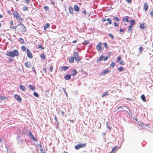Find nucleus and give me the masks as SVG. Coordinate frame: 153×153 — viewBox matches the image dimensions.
Returning a JSON list of instances; mask_svg holds the SVG:
<instances>
[{"label": "nucleus", "mask_w": 153, "mask_h": 153, "mask_svg": "<svg viewBox=\"0 0 153 153\" xmlns=\"http://www.w3.org/2000/svg\"><path fill=\"white\" fill-rule=\"evenodd\" d=\"M6 55L7 56L14 58L15 56H18L19 55V53L18 50H14L12 51L7 53Z\"/></svg>", "instance_id": "nucleus-1"}, {"label": "nucleus", "mask_w": 153, "mask_h": 153, "mask_svg": "<svg viewBox=\"0 0 153 153\" xmlns=\"http://www.w3.org/2000/svg\"><path fill=\"white\" fill-rule=\"evenodd\" d=\"M135 20L133 19L131 20L129 22L130 25L128 26V29L127 30V32L128 33H130L132 31V28L133 26L135 24Z\"/></svg>", "instance_id": "nucleus-2"}, {"label": "nucleus", "mask_w": 153, "mask_h": 153, "mask_svg": "<svg viewBox=\"0 0 153 153\" xmlns=\"http://www.w3.org/2000/svg\"><path fill=\"white\" fill-rule=\"evenodd\" d=\"M13 15L14 17L16 18V19L20 22L23 21V19L21 17L19 14L17 12H15L13 13Z\"/></svg>", "instance_id": "nucleus-3"}, {"label": "nucleus", "mask_w": 153, "mask_h": 153, "mask_svg": "<svg viewBox=\"0 0 153 153\" xmlns=\"http://www.w3.org/2000/svg\"><path fill=\"white\" fill-rule=\"evenodd\" d=\"M102 43L100 42L96 46V49L98 51H100L104 49V48L102 45Z\"/></svg>", "instance_id": "nucleus-4"}, {"label": "nucleus", "mask_w": 153, "mask_h": 153, "mask_svg": "<svg viewBox=\"0 0 153 153\" xmlns=\"http://www.w3.org/2000/svg\"><path fill=\"white\" fill-rule=\"evenodd\" d=\"M86 146V144H81L80 143L75 146V148L76 149H79L80 148H82L85 147Z\"/></svg>", "instance_id": "nucleus-5"}, {"label": "nucleus", "mask_w": 153, "mask_h": 153, "mask_svg": "<svg viewBox=\"0 0 153 153\" xmlns=\"http://www.w3.org/2000/svg\"><path fill=\"white\" fill-rule=\"evenodd\" d=\"M74 57L75 60L79 61L80 60L77 52H75L74 53Z\"/></svg>", "instance_id": "nucleus-6"}, {"label": "nucleus", "mask_w": 153, "mask_h": 153, "mask_svg": "<svg viewBox=\"0 0 153 153\" xmlns=\"http://www.w3.org/2000/svg\"><path fill=\"white\" fill-rule=\"evenodd\" d=\"M29 136L30 138H32V139L34 141H37V139L34 137L33 134H32L31 132L29 131H28Z\"/></svg>", "instance_id": "nucleus-7"}, {"label": "nucleus", "mask_w": 153, "mask_h": 153, "mask_svg": "<svg viewBox=\"0 0 153 153\" xmlns=\"http://www.w3.org/2000/svg\"><path fill=\"white\" fill-rule=\"evenodd\" d=\"M27 53L28 57L30 58H32V54L28 49H27Z\"/></svg>", "instance_id": "nucleus-8"}, {"label": "nucleus", "mask_w": 153, "mask_h": 153, "mask_svg": "<svg viewBox=\"0 0 153 153\" xmlns=\"http://www.w3.org/2000/svg\"><path fill=\"white\" fill-rule=\"evenodd\" d=\"M129 17L126 16L124 17L123 18L122 21L123 22H129Z\"/></svg>", "instance_id": "nucleus-9"}, {"label": "nucleus", "mask_w": 153, "mask_h": 153, "mask_svg": "<svg viewBox=\"0 0 153 153\" xmlns=\"http://www.w3.org/2000/svg\"><path fill=\"white\" fill-rule=\"evenodd\" d=\"M14 98L19 102H20L22 100V99L17 94H15V95Z\"/></svg>", "instance_id": "nucleus-10"}, {"label": "nucleus", "mask_w": 153, "mask_h": 153, "mask_svg": "<svg viewBox=\"0 0 153 153\" xmlns=\"http://www.w3.org/2000/svg\"><path fill=\"white\" fill-rule=\"evenodd\" d=\"M110 71L109 70H108V69H106V70H104L103 71H102L101 73L100 74L101 75H105V74H106V73L109 72Z\"/></svg>", "instance_id": "nucleus-11"}, {"label": "nucleus", "mask_w": 153, "mask_h": 153, "mask_svg": "<svg viewBox=\"0 0 153 153\" xmlns=\"http://www.w3.org/2000/svg\"><path fill=\"white\" fill-rule=\"evenodd\" d=\"M144 10L145 11H147L148 9V5L147 2H146L144 3L143 6Z\"/></svg>", "instance_id": "nucleus-12"}, {"label": "nucleus", "mask_w": 153, "mask_h": 153, "mask_svg": "<svg viewBox=\"0 0 153 153\" xmlns=\"http://www.w3.org/2000/svg\"><path fill=\"white\" fill-rule=\"evenodd\" d=\"M64 78L66 80H69L71 78V75L69 74L66 75Z\"/></svg>", "instance_id": "nucleus-13"}, {"label": "nucleus", "mask_w": 153, "mask_h": 153, "mask_svg": "<svg viewBox=\"0 0 153 153\" xmlns=\"http://www.w3.org/2000/svg\"><path fill=\"white\" fill-rule=\"evenodd\" d=\"M25 66L27 68H30L31 67V64L28 62H26L25 63Z\"/></svg>", "instance_id": "nucleus-14"}, {"label": "nucleus", "mask_w": 153, "mask_h": 153, "mask_svg": "<svg viewBox=\"0 0 153 153\" xmlns=\"http://www.w3.org/2000/svg\"><path fill=\"white\" fill-rule=\"evenodd\" d=\"M71 74L73 76L76 75L77 73V71L75 69H73L71 72Z\"/></svg>", "instance_id": "nucleus-15"}, {"label": "nucleus", "mask_w": 153, "mask_h": 153, "mask_svg": "<svg viewBox=\"0 0 153 153\" xmlns=\"http://www.w3.org/2000/svg\"><path fill=\"white\" fill-rule=\"evenodd\" d=\"M68 9L69 12L71 14H73L74 13L73 12L74 10L72 7H69Z\"/></svg>", "instance_id": "nucleus-16"}, {"label": "nucleus", "mask_w": 153, "mask_h": 153, "mask_svg": "<svg viewBox=\"0 0 153 153\" xmlns=\"http://www.w3.org/2000/svg\"><path fill=\"white\" fill-rule=\"evenodd\" d=\"M19 88L20 89H21L22 91H25L26 88L25 87L22 85H19Z\"/></svg>", "instance_id": "nucleus-17"}, {"label": "nucleus", "mask_w": 153, "mask_h": 153, "mask_svg": "<svg viewBox=\"0 0 153 153\" xmlns=\"http://www.w3.org/2000/svg\"><path fill=\"white\" fill-rule=\"evenodd\" d=\"M74 10L76 12H78L79 11V9L77 5H75L74 6Z\"/></svg>", "instance_id": "nucleus-18"}, {"label": "nucleus", "mask_w": 153, "mask_h": 153, "mask_svg": "<svg viewBox=\"0 0 153 153\" xmlns=\"http://www.w3.org/2000/svg\"><path fill=\"white\" fill-rule=\"evenodd\" d=\"M29 89L33 91H34L35 89V87L31 85H29Z\"/></svg>", "instance_id": "nucleus-19"}, {"label": "nucleus", "mask_w": 153, "mask_h": 153, "mask_svg": "<svg viewBox=\"0 0 153 153\" xmlns=\"http://www.w3.org/2000/svg\"><path fill=\"white\" fill-rule=\"evenodd\" d=\"M103 55H101L99 58V59L97 60V63L99 62L102 59H103Z\"/></svg>", "instance_id": "nucleus-20"}, {"label": "nucleus", "mask_w": 153, "mask_h": 153, "mask_svg": "<svg viewBox=\"0 0 153 153\" xmlns=\"http://www.w3.org/2000/svg\"><path fill=\"white\" fill-rule=\"evenodd\" d=\"M140 28L142 29H144L145 28V26L144 23H142L140 25Z\"/></svg>", "instance_id": "nucleus-21"}, {"label": "nucleus", "mask_w": 153, "mask_h": 153, "mask_svg": "<svg viewBox=\"0 0 153 153\" xmlns=\"http://www.w3.org/2000/svg\"><path fill=\"white\" fill-rule=\"evenodd\" d=\"M69 68L68 66H63L61 68V70L62 71H65L68 69Z\"/></svg>", "instance_id": "nucleus-22"}, {"label": "nucleus", "mask_w": 153, "mask_h": 153, "mask_svg": "<svg viewBox=\"0 0 153 153\" xmlns=\"http://www.w3.org/2000/svg\"><path fill=\"white\" fill-rule=\"evenodd\" d=\"M50 26V24L48 23H47L45 26H44V30H45L46 29L48 28Z\"/></svg>", "instance_id": "nucleus-23"}, {"label": "nucleus", "mask_w": 153, "mask_h": 153, "mask_svg": "<svg viewBox=\"0 0 153 153\" xmlns=\"http://www.w3.org/2000/svg\"><path fill=\"white\" fill-rule=\"evenodd\" d=\"M108 92L107 91L106 92L104 93L102 95L101 97H104L105 96H108Z\"/></svg>", "instance_id": "nucleus-24"}, {"label": "nucleus", "mask_w": 153, "mask_h": 153, "mask_svg": "<svg viewBox=\"0 0 153 153\" xmlns=\"http://www.w3.org/2000/svg\"><path fill=\"white\" fill-rule=\"evenodd\" d=\"M141 98L143 101L144 102L146 101V99L144 95H142L141 96Z\"/></svg>", "instance_id": "nucleus-25"}, {"label": "nucleus", "mask_w": 153, "mask_h": 153, "mask_svg": "<svg viewBox=\"0 0 153 153\" xmlns=\"http://www.w3.org/2000/svg\"><path fill=\"white\" fill-rule=\"evenodd\" d=\"M6 99V97L4 96H0V101Z\"/></svg>", "instance_id": "nucleus-26"}, {"label": "nucleus", "mask_w": 153, "mask_h": 153, "mask_svg": "<svg viewBox=\"0 0 153 153\" xmlns=\"http://www.w3.org/2000/svg\"><path fill=\"white\" fill-rule=\"evenodd\" d=\"M46 55L44 54H41L40 57L43 59H45L46 58Z\"/></svg>", "instance_id": "nucleus-27"}, {"label": "nucleus", "mask_w": 153, "mask_h": 153, "mask_svg": "<svg viewBox=\"0 0 153 153\" xmlns=\"http://www.w3.org/2000/svg\"><path fill=\"white\" fill-rule=\"evenodd\" d=\"M117 146H114L112 149V150L110 152V153H112L117 148Z\"/></svg>", "instance_id": "nucleus-28"}, {"label": "nucleus", "mask_w": 153, "mask_h": 153, "mask_svg": "<svg viewBox=\"0 0 153 153\" xmlns=\"http://www.w3.org/2000/svg\"><path fill=\"white\" fill-rule=\"evenodd\" d=\"M74 58L73 57H70L69 59V61L70 62L73 63L74 62Z\"/></svg>", "instance_id": "nucleus-29"}, {"label": "nucleus", "mask_w": 153, "mask_h": 153, "mask_svg": "<svg viewBox=\"0 0 153 153\" xmlns=\"http://www.w3.org/2000/svg\"><path fill=\"white\" fill-rule=\"evenodd\" d=\"M106 20L108 22L109 24L110 25L112 24V21L110 18H107L106 19Z\"/></svg>", "instance_id": "nucleus-30"}, {"label": "nucleus", "mask_w": 153, "mask_h": 153, "mask_svg": "<svg viewBox=\"0 0 153 153\" xmlns=\"http://www.w3.org/2000/svg\"><path fill=\"white\" fill-rule=\"evenodd\" d=\"M115 65V63L114 62H112L110 64V66L111 67H112V68H113Z\"/></svg>", "instance_id": "nucleus-31"}, {"label": "nucleus", "mask_w": 153, "mask_h": 153, "mask_svg": "<svg viewBox=\"0 0 153 153\" xmlns=\"http://www.w3.org/2000/svg\"><path fill=\"white\" fill-rule=\"evenodd\" d=\"M118 69L119 71H122L124 70V68L123 67H119Z\"/></svg>", "instance_id": "nucleus-32"}, {"label": "nucleus", "mask_w": 153, "mask_h": 153, "mask_svg": "<svg viewBox=\"0 0 153 153\" xmlns=\"http://www.w3.org/2000/svg\"><path fill=\"white\" fill-rule=\"evenodd\" d=\"M19 41L21 42L22 43H24V39L22 38H19Z\"/></svg>", "instance_id": "nucleus-33"}, {"label": "nucleus", "mask_w": 153, "mask_h": 153, "mask_svg": "<svg viewBox=\"0 0 153 153\" xmlns=\"http://www.w3.org/2000/svg\"><path fill=\"white\" fill-rule=\"evenodd\" d=\"M143 48L142 47H140L138 49V50L139 51V53H141V52H142V51H143Z\"/></svg>", "instance_id": "nucleus-34"}, {"label": "nucleus", "mask_w": 153, "mask_h": 153, "mask_svg": "<svg viewBox=\"0 0 153 153\" xmlns=\"http://www.w3.org/2000/svg\"><path fill=\"white\" fill-rule=\"evenodd\" d=\"M28 7L26 6H24L23 7L22 9L24 11H26L27 10Z\"/></svg>", "instance_id": "nucleus-35"}, {"label": "nucleus", "mask_w": 153, "mask_h": 153, "mask_svg": "<svg viewBox=\"0 0 153 153\" xmlns=\"http://www.w3.org/2000/svg\"><path fill=\"white\" fill-rule=\"evenodd\" d=\"M44 9L46 11H49V7L47 6H45L44 7Z\"/></svg>", "instance_id": "nucleus-36"}, {"label": "nucleus", "mask_w": 153, "mask_h": 153, "mask_svg": "<svg viewBox=\"0 0 153 153\" xmlns=\"http://www.w3.org/2000/svg\"><path fill=\"white\" fill-rule=\"evenodd\" d=\"M114 19L115 20L117 21L118 22H119L120 21V19H119L116 16L114 17Z\"/></svg>", "instance_id": "nucleus-37"}, {"label": "nucleus", "mask_w": 153, "mask_h": 153, "mask_svg": "<svg viewBox=\"0 0 153 153\" xmlns=\"http://www.w3.org/2000/svg\"><path fill=\"white\" fill-rule=\"evenodd\" d=\"M120 108H121V109H122L121 110V111H125L124 109H123V107H122V106H120V107H118V108L117 110H118L119 109H120Z\"/></svg>", "instance_id": "nucleus-38"}, {"label": "nucleus", "mask_w": 153, "mask_h": 153, "mask_svg": "<svg viewBox=\"0 0 153 153\" xmlns=\"http://www.w3.org/2000/svg\"><path fill=\"white\" fill-rule=\"evenodd\" d=\"M21 49H22L24 51H25L26 50V48L25 47V46L24 45L22 46L21 47Z\"/></svg>", "instance_id": "nucleus-39"}, {"label": "nucleus", "mask_w": 153, "mask_h": 153, "mask_svg": "<svg viewBox=\"0 0 153 153\" xmlns=\"http://www.w3.org/2000/svg\"><path fill=\"white\" fill-rule=\"evenodd\" d=\"M33 95L36 97H39V95H38V94L37 93H36V92H34L33 93Z\"/></svg>", "instance_id": "nucleus-40"}, {"label": "nucleus", "mask_w": 153, "mask_h": 153, "mask_svg": "<svg viewBox=\"0 0 153 153\" xmlns=\"http://www.w3.org/2000/svg\"><path fill=\"white\" fill-rule=\"evenodd\" d=\"M108 35L111 38H112V39H114V36L112 34H111V33H109L108 34Z\"/></svg>", "instance_id": "nucleus-41"}, {"label": "nucleus", "mask_w": 153, "mask_h": 153, "mask_svg": "<svg viewBox=\"0 0 153 153\" xmlns=\"http://www.w3.org/2000/svg\"><path fill=\"white\" fill-rule=\"evenodd\" d=\"M19 25H20L22 28L24 29H25V27L23 24H19Z\"/></svg>", "instance_id": "nucleus-42"}, {"label": "nucleus", "mask_w": 153, "mask_h": 153, "mask_svg": "<svg viewBox=\"0 0 153 153\" xmlns=\"http://www.w3.org/2000/svg\"><path fill=\"white\" fill-rule=\"evenodd\" d=\"M103 45L106 48H107L108 47V46L107 44L106 43H103Z\"/></svg>", "instance_id": "nucleus-43"}, {"label": "nucleus", "mask_w": 153, "mask_h": 153, "mask_svg": "<svg viewBox=\"0 0 153 153\" xmlns=\"http://www.w3.org/2000/svg\"><path fill=\"white\" fill-rule=\"evenodd\" d=\"M119 64L121 65H124V62L122 61H121L120 62Z\"/></svg>", "instance_id": "nucleus-44"}, {"label": "nucleus", "mask_w": 153, "mask_h": 153, "mask_svg": "<svg viewBox=\"0 0 153 153\" xmlns=\"http://www.w3.org/2000/svg\"><path fill=\"white\" fill-rule=\"evenodd\" d=\"M38 48H41L42 49H44V48L42 47V46L40 45H38Z\"/></svg>", "instance_id": "nucleus-45"}, {"label": "nucleus", "mask_w": 153, "mask_h": 153, "mask_svg": "<svg viewBox=\"0 0 153 153\" xmlns=\"http://www.w3.org/2000/svg\"><path fill=\"white\" fill-rule=\"evenodd\" d=\"M114 27H116L118 26V24L116 22H114Z\"/></svg>", "instance_id": "nucleus-46"}, {"label": "nucleus", "mask_w": 153, "mask_h": 153, "mask_svg": "<svg viewBox=\"0 0 153 153\" xmlns=\"http://www.w3.org/2000/svg\"><path fill=\"white\" fill-rule=\"evenodd\" d=\"M121 59V57L120 56H119L117 59V62H118L120 61Z\"/></svg>", "instance_id": "nucleus-47"}, {"label": "nucleus", "mask_w": 153, "mask_h": 153, "mask_svg": "<svg viewBox=\"0 0 153 153\" xmlns=\"http://www.w3.org/2000/svg\"><path fill=\"white\" fill-rule=\"evenodd\" d=\"M108 56H106V57H105L103 58V60H104V61H106V60H107V59H108Z\"/></svg>", "instance_id": "nucleus-48"}, {"label": "nucleus", "mask_w": 153, "mask_h": 153, "mask_svg": "<svg viewBox=\"0 0 153 153\" xmlns=\"http://www.w3.org/2000/svg\"><path fill=\"white\" fill-rule=\"evenodd\" d=\"M25 2L27 4H29L30 2V0H25Z\"/></svg>", "instance_id": "nucleus-49"}, {"label": "nucleus", "mask_w": 153, "mask_h": 153, "mask_svg": "<svg viewBox=\"0 0 153 153\" xmlns=\"http://www.w3.org/2000/svg\"><path fill=\"white\" fill-rule=\"evenodd\" d=\"M126 1L128 3H130L131 2L132 0H126Z\"/></svg>", "instance_id": "nucleus-50"}, {"label": "nucleus", "mask_w": 153, "mask_h": 153, "mask_svg": "<svg viewBox=\"0 0 153 153\" xmlns=\"http://www.w3.org/2000/svg\"><path fill=\"white\" fill-rule=\"evenodd\" d=\"M52 70L53 67L51 66L49 68V70L50 71L52 72Z\"/></svg>", "instance_id": "nucleus-51"}, {"label": "nucleus", "mask_w": 153, "mask_h": 153, "mask_svg": "<svg viewBox=\"0 0 153 153\" xmlns=\"http://www.w3.org/2000/svg\"><path fill=\"white\" fill-rule=\"evenodd\" d=\"M120 32H124V30L123 29L121 28L120 30Z\"/></svg>", "instance_id": "nucleus-52"}, {"label": "nucleus", "mask_w": 153, "mask_h": 153, "mask_svg": "<svg viewBox=\"0 0 153 153\" xmlns=\"http://www.w3.org/2000/svg\"><path fill=\"white\" fill-rule=\"evenodd\" d=\"M63 90H64V91L65 94H66V95L67 96V93L65 91V88H63Z\"/></svg>", "instance_id": "nucleus-53"}, {"label": "nucleus", "mask_w": 153, "mask_h": 153, "mask_svg": "<svg viewBox=\"0 0 153 153\" xmlns=\"http://www.w3.org/2000/svg\"><path fill=\"white\" fill-rule=\"evenodd\" d=\"M54 118H55V121L57 122V123H58V122L57 121V117L56 116H54Z\"/></svg>", "instance_id": "nucleus-54"}, {"label": "nucleus", "mask_w": 153, "mask_h": 153, "mask_svg": "<svg viewBox=\"0 0 153 153\" xmlns=\"http://www.w3.org/2000/svg\"><path fill=\"white\" fill-rule=\"evenodd\" d=\"M43 70L46 73L47 72V71L45 68H43Z\"/></svg>", "instance_id": "nucleus-55"}, {"label": "nucleus", "mask_w": 153, "mask_h": 153, "mask_svg": "<svg viewBox=\"0 0 153 153\" xmlns=\"http://www.w3.org/2000/svg\"><path fill=\"white\" fill-rule=\"evenodd\" d=\"M32 70L35 73V74H36V71L35 70V68H34V67H32Z\"/></svg>", "instance_id": "nucleus-56"}, {"label": "nucleus", "mask_w": 153, "mask_h": 153, "mask_svg": "<svg viewBox=\"0 0 153 153\" xmlns=\"http://www.w3.org/2000/svg\"><path fill=\"white\" fill-rule=\"evenodd\" d=\"M150 14L151 16L153 17V11H151L150 13Z\"/></svg>", "instance_id": "nucleus-57"}, {"label": "nucleus", "mask_w": 153, "mask_h": 153, "mask_svg": "<svg viewBox=\"0 0 153 153\" xmlns=\"http://www.w3.org/2000/svg\"><path fill=\"white\" fill-rule=\"evenodd\" d=\"M82 13L85 14V15H86V11L85 10H84L83 11Z\"/></svg>", "instance_id": "nucleus-58"}, {"label": "nucleus", "mask_w": 153, "mask_h": 153, "mask_svg": "<svg viewBox=\"0 0 153 153\" xmlns=\"http://www.w3.org/2000/svg\"><path fill=\"white\" fill-rule=\"evenodd\" d=\"M13 23L12 21H11L10 22V24L11 26H12L13 25Z\"/></svg>", "instance_id": "nucleus-59"}, {"label": "nucleus", "mask_w": 153, "mask_h": 153, "mask_svg": "<svg viewBox=\"0 0 153 153\" xmlns=\"http://www.w3.org/2000/svg\"><path fill=\"white\" fill-rule=\"evenodd\" d=\"M61 113L62 116L64 114V112L63 111H61Z\"/></svg>", "instance_id": "nucleus-60"}, {"label": "nucleus", "mask_w": 153, "mask_h": 153, "mask_svg": "<svg viewBox=\"0 0 153 153\" xmlns=\"http://www.w3.org/2000/svg\"><path fill=\"white\" fill-rule=\"evenodd\" d=\"M77 40H74L73 41V42H72V43H76L77 42Z\"/></svg>", "instance_id": "nucleus-61"}, {"label": "nucleus", "mask_w": 153, "mask_h": 153, "mask_svg": "<svg viewBox=\"0 0 153 153\" xmlns=\"http://www.w3.org/2000/svg\"><path fill=\"white\" fill-rule=\"evenodd\" d=\"M126 99L128 100H130V101H132V100L130 98H126Z\"/></svg>", "instance_id": "nucleus-62"}, {"label": "nucleus", "mask_w": 153, "mask_h": 153, "mask_svg": "<svg viewBox=\"0 0 153 153\" xmlns=\"http://www.w3.org/2000/svg\"><path fill=\"white\" fill-rule=\"evenodd\" d=\"M106 19H102V21L103 22H105L106 21Z\"/></svg>", "instance_id": "nucleus-63"}, {"label": "nucleus", "mask_w": 153, "mask_h": 153, "mask_svg": "<svg viewBox=\"0 0 153 153\" xmlns=\"http://www.w3.org/2000/svg\"><path fill=\"white\" fill-rule=\"evenodd\" d=\"M69 121L70 122L72 123H73V122H74V120H70Z\"/></svg>", "instance_id": "nucleus-64"}]
</instances>
